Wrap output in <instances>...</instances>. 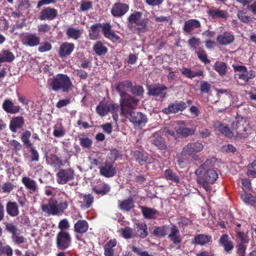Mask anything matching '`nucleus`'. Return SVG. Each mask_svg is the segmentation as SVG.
<instances>
[{"mask_svg": "<svg viewBox=\"0 0 256 256\" xmlns=\"http://www.w3.org/2000/svg\"><path fill=\"white\" fill-rule=\"evenodd\" d=\"M220 244L222 246L225 252H230L233 248L234 245L232 241L229 240L227 234H223L219 240Z\"/></svg>", "mask_w": 256, "mask_h": 256, "instance_id": "c756f323", "label": "nucleus"}, {"mask_svg": "<svg viewBox=\"0 0 256 256\" xmlns=\"http://www.w3.org/2000/svg\"><path fill=\"white\" fill-rule=\"evenodd\" d=\"M120 115L128 116V113L134 111L139 102V100L130 95L125 96L120 98Z\"/></svg>", "mask_w": 256, "mask_h": 256, "instance_id": "39448f33", "label": "nucleus"}, {"mask_svg": "<svg viewBox=\"0 0 256 256\" xmlns=\"http://www.w3.org/2000/svg\"><path fill=\"white\" fill-rule=\"evenodd\" d=\"M110 189L108 185L104 183H100L97 186V194L104 195L110 191Z\"/></svg>", "mask_w": 256, "mask_h": 256, "instance_id": "4d7b16f0", "label": "nucleus"}, {"mask_svg": "<svg viewBox=\"0 0 256 256\" xmlns=\"http://www.w3.org/2000/svg\"><path fill=\"white\" fill-rule=\"evenodd\" d=\"M208 162L202 164L196 171L197 182L206 192H210L212 186L209 184H214L218 178L217 171L208 164Z\"/></svg>", "mask_w": 256, "mask_h": 256, "instance_id": "f257e3e1", "label": "nucleus"}, {"mask_svg": "<svg viewBox=\"0 0 256 256\" xmlns=\"http://www.w3.org/2000/svg\"><path fill=\"white\" fill-rule=\"evenodd\" d=\"M68 203L66 200L50 199L48 202L42 206V211L48 216H60L67 209Z\"/></svg>", "mask_w": 256, "mask_h": 256, "instance_id": "20e7f679", "label": "nucleus"}, {"mask_svg": "<svg viewBox=\"0 0 256 256\" xmlns=\"http://www.w3.org/2000/svg\"><path fill=\"white\" fill-rule=\"evenodd\" d=\"M164 176L167 180H170L174 182H179L180 180L178 176L170 170H166L165 171Z\"/></svg>", "mask_w": 256, "mask_h": 256, "instance_id": "3c124183", "label": "nucleus"}, {"mask_svg": "<svg viewBox=\"0 0 256 256\" xmlns=\"http://www.w3.org/2000/svg\"><path fill=\"white\" fill-rule=\"evenodd\" d=\"M238 256H245L246 246L243 243H239L236 246Z\"/></svg>", "mask_w": 256, "mask_h": 256, "instance_id": "680f3d73", "label": "nucleus"}, {"mask_svg": "<svg viewBox=\"0 0 256 256\" xmlns=\"http://www.w3.org/2000/svg\"><path fill=\"white\" fill-rule=\"evenodd\" d=\"M66 134L65 128L60 124H57L54 127L53 135L56 138L63 137Z\"/></svg>", "mask_w": 256, "mask_h": 256, "instance_id": "79ce46f5", "label": "nucleus"}, {"mask_svg": "<svg viewBox=\"0 0 256 256\" xmlns=\"http://www.w3.org/2000/svg\"><path fill=\"white\" fill-rule=\"evenodd\" d=\"M212 237L206 234H198L195 236L192 242L196 244L204 245L211 241Z\"/></svg>", "mask_w": 256, "mask_h": 256, "instance_id": "473e14b6", "label": "nucleus"}, {"mask_svg": "<svg viewBox=\"0 0 256 256\" xmlns=\"http://www.w3.org/2000/svg\"><path fill=\"white\" fill-rule=\"evenodd\" d=\"M203 148V144L198 142H190L182 148L181 154L185 156H191L200 152Z\"/></svg>", "mask_w": 256, "mask_h": 256, "instance_id": "0eeeda50", "label": "nucleus"}, {"mask_svg": "<svg viewBox=\"0 0 256 256\" xmlns=\"http://www.w3.org/2000/svg\"><path fill=\"white\" fill-rule=\"evenodd\" d=\"M22 182L30 192H34L38 189L36 182L28 177H24Z\"/></svg>", "mask_w": 256, "mask_h": 256, "instance_id": "72a5a7b5", "label": "nucleus"}, {"mask_svg": "<svg viewBox=\"0 0 256 256\" xmlns=\"http://www.w3.org/2000/svg\"><path fill=\"white\" fill-rule=\"evenodd\" d=\"M207 14L212 19H226L228 16L226 10H220L214 6H212L208 10Z\"/></svg>", "mask_w": 256, "mask_h": 256, "instance_id": "a211bd4d", "label": "nucleus"}, {"mask_svg": "<svg viewBox=\"0 0 256 256\" xmlns=\"http://www.w3.org/2000/svg\"><path fill=\"white\" fill-rule=\"evenodd\" d=\"M116 241L115 239L110 240L104 246V254L106 256H112L114 250L112 248L116 246Z\"/></svg>", "mask_w": 256, "mask_h": 256, "instance_id": "a19ab883", "label": "nucleus"}, {"mask_svg": "<svg viewBox=\"0 0 256 256\" xmlns=\"http://www.w3.org/2000/svg\"><path fill=\"white\" fill-rule=\"evenodd\" d=\"M15 56L9 50H3L0 52V66L2 63L11 62L14 60Z\"/></svg>", "mask_w": 256, "mask_h": 256, "instance_id": "cd10ccee", "label": "nucleus"}, {"mask_svg": "<svg viewBox=\"0 0 256 256\" xmlns=\"http://www.w3.org/2000/svg\"><path fill=\"white\" fill-rule=\"evenodd\" d=\"M88 228V224L85 220H79L74 225V232L82 234L86 232Z\"/></svg>", "mask_w": 256, "mask_h": 256, "instance_id": "7c9ffc66", "label": "nucleus"}, {"mask_svg": "<svg viewBox=\"0 0 256 256\" xmlns=\"http://www.w3.org/2000/svg\"><path fill=\"white\" fill-rule=\"evenodd\" d=\"M232 128L233 130H237L236 137L238 138H246L248 134L246 132V129L240 124L239 121L232 122Z\"/></svg>", "mask_w": 256, "mask_h": 256, "instance_id": "5701e85b", "label": "nucleus"}, {"mask_svg": "<svg viewBox=\"0 0 256 256\" xmlns=\"http://www.w3.org/2000/svg\"><path fill=\"white\" fill-rule=\"evenodd\" d=\"M201 26L200 22L196 19H190L184 22L183 30L186 33H190L196 28H200Z\"/></svg>", "mask_w": 256, "mask_h": 256, "instance_id": "4be33fe9", "label": "nucleus"}, {"mask_svg": "<svg viewBox=\"0 0 256 256\" xmlns=\"http://www.w3.org/2000/svg\"><path fill=\"white\" fill-rule=\"evenodd\" d=\"M66 34L69 38H72L74 40H78L80 38L82 32L80 30L70 27L66 30Z\"/></svg>", "mask_w": 256, "mask_h": 256, "instance_id": "c03bdc74", "label": "nucleus"}, {"mask_svg": "<svg viewBox=\"0 0 256 256\" xmlns=\"http://www.w3.org/2000/svg\"><path fill=\"white\" fill-rule=\"evenodd\" d=\"M31 136V132L29 130H26L22 134H21V140L22 142H23L24 145L26 146V148L28 146H32V144L30 142V138Z\"/></svg>", "mask_w": 256, "mask_h": 256, "instance_id": "49530a36", "label": "nucleus"}, {"mask_svg": "<svg viewBox=\"0 0 256 256\" xmlns=\"http://www.w3.org/2000/svg\"><path fill=\"white\" fill-rule=\"evenodd\" d=\"M214 127L220 133L225 136L227 138H232L234 136L233 132L230 130L229 128L226 126L218 123L214 124Z\"/></svg>", "mask_w": 256, "mask_h": 256, "instance_id": "e433bc0d", "label": "nucleus"}, {"mask_svg": "<svg viewBox=\"0 0 256 256\" xmlns=\"http://www.w3.org/2000/svg\"><path fill=\"white\" fill-rule=\"evenodd\" d=\"M168 88L163 84H158L148 88V94L152 96H160L162 98L166 96V94L164 91L166 90Z\"/></svg>", "mask_w": 256, "mask_h": 256, "instance_id": "aec40b11", "label": "nucleus"}, {"mask_svg": "<svg viewBox=\"0 0 256 256\" xmlns=\"http://www.w3.org/2000/svg\"><path fill=\"white\" fill-rule=\"evenodd\" d=\"M141 210L143 215L147 218H152L156 212V210L153 208L144 206H142Z\"/></svg>", "mask_w": 256, "mask_h": 256, "instance_id": "8fccbe9b", "label": "nucleus"}, {"mask_svg": "<svg viewBox=\"0 0 256 256\" xmlns=\"http://www.w3.org/2000/svg\"><path fill=\"white\" fill-rule=\"evenodd\" d=\"M129 9V6L126 4L116 2L114 4L111 10L112 14L116 17L124 16Z\"/></svg>", "mask_w": 256, "mask_h": 256, "instance_id": "2eb2a0df", "label": "nucleus"}, {"mask_svg": "<svg viewBox=\"0 0 256 256\" xmlns=\"http://www.w3.org/2000/svg\"><path fill=\"white\" fill-rule=\"evenodd\" d=\"M211 85L206 81L202 82L200 85L201 94L208 93L210 92Z\"/></svg>", "mask_w": 256, "mask_h": 256, "instance_id": "338daca9", "label": "nucleus"}, {"mask_svg": "<svg viewBox=\"0 0 256 256\" xmlns=\"http://www.w3.org/2000/svg\"><path fill=\"white\" fill-rule=\"evenodd\" d=\"M247 174L252 178H256V161H253L250 166H248Z\"/></svg>", "mask_w": 256, "mask_h": 256, "instance_id": "052dcab7", "label": "nucleus"}, {"mask_svg": "<svg viewBox=\"0 0 256 256\" xmlns=\"http://www.w3.org/2000/svg\"><path fill=\"white\" fill-rule=\"evenodd\" d=\"M128 118L130 121L136 126L144 125L147 122L146 116L141 112L132 111L128 114V116H124Z\"/></svg>", "mask_w": 256, "mask_h": 256, "instance_id": "9d476101", "label": "nucleus"}, {"mask_svg": "<svg viewBox=\"0 0 256 256\" xmlns=\"http://www.w3.org/2000/svg\"><path fill=\"white\" fill-rule=\"evenodd\" d=\"M58 16L57 10L48 6L42 10L40 14L39 18L41 20H52L55 19Z\"/></svg>", "mask_w": 256, "mask_h": 256, "instance_id": "4468645a", "label": "nucleus"}, {"mask_svg": "<svg viewBox=\"0 0 256 256\" xmlns=\"http://www.w3.org/2000/svg\"><path fill=\"white\" fill-rule=\"evenodd\" d=\"M106 44V43L101 41H97V55L102 56L107 53L108 49Z\"/></svg>", "mask_w": 256, "mask_h": 256, "instance_id": "de8ad7c7", "label": "nucleus"}, {"mask_svg": "<svg viewBox=\"0 0 256 256\" xmlns=\"http://www.w3.org/2000/svg\"><path fill=\"white\" fill-rule=\"evenodd\" d=\"M7 213L12 216H16L19 214L18 204L15 202H8L6 206Z\"/></svg>", "mask_w": 256, "mask_h": 256, "instance_id": "c9c22d12", "label": "nucleus"}, {"mask_svg": "<svg viewBox=\"0 0 256 256\" xmlns=\"http://www.w3.org/2000/svg\"><path fill=\"white\" fill-rule=\"evenodd\" d=\"M71 244V238L68 232L60 230L56 236V244L60 250H66Z\"/></svg>", "mask_w": 256, "mask_h": 256, "instance_id": "423d86ee", "label": "nucleus"}, {"mask_svg": "<svg viewBox=\"0 0 256 256\" xmlns=\"http://www.w3.org/2000/svg\"><path fill=\"white\" fill-rule=\"evenodd\" d=\"M188 42L190 48L194 50H196L197 46H199L201 44L200 38L194 36L189 38Z\"/></svg>", "mask_w": 256, "mask_h": 256, "instance_id": "864d4df0", "label": "nucleus"}, {"mask_svg": "<svg viewBox=\"0 0 256 256\" xmlns=\"http://www.w3.org/2000/svg\"><path fill=\"white\" fill-rule=\"evenodd\" d=\"M168 236L174 244H178L181 242L182 238L180 234L179 230L175 226H172L170 230Z\"/></svg>", "mask_w": 256, "mask_h": 256, "instance_id": "393cba45", "label": "nucleus"}, {"mask_svg": "<svg viewBox=\"0 0 256 256\" xmlns=\"http://www.w3.org/2000/svg\"><path fill=\"white\" fill-rule=\"evenodd\" d=\"M196 52L197 54L198 57L201 62L206 64L210 63V61L208 58V54L204 50L200 48L198 51H196Z\"/></svg>", "mask_w": 256, "mask_h": 256, "instance_id": "09e8293b", "label": "nucleus"}, {"mask_svg": "<svg viewBox=\"0 0 256 256\" xmlns=\"http://www.w3.org/2000/svg\"><path fill=\"white\" fill-rule=\"evenodd\" d=\"M100 26L104 36L114 42L120 40V36L112 30V26L108 22L104 23L102 24H97V28Z\"/></svg>", "mask_w": 256, "mask_h": 256, "instance_id": "6e6552de", "label": "nucleus"}, {"mask_svg": "<svg viewBox=\"0 0 256 256\" xmlns=\"http://www.w3.org/2000/svg\"><path fill=\"white\" fill-rule=\"evenodd\" d=\"M152 143L160 150H165L166 148V145L164 138L158 132L153 134Z\"/></svg>", "mask_w": 256, "mask_h": 256, "instance_id": "b1692460", "label": "nucleus"}, {"mask_svg": "<svg viewBox=\"0 0 256 256\" xmlns=\"http://www.w3.org/2000/svg\"><path fill=\"white\" fill-rule=\"evenodd\" d=\"M51 26L46 23L42 24L38 26V32L40 35L45 34L50 32Z\"/></svg>", "mask_w": 256, "mask_h": 256, "instance_id": "5fc2aeb1", "label": "nucleus"}, {"mask_svg": "<svg viewBox=\"0 0 256 256\" xmlns=\"http://www.w3.org/2000/svg\"><path fill=\"white\" fill-rule=\"evenodd\" d=\"M2 108L8 113L16 114L20 110L19 106H14L10 100H6L2 104Z\"/></svg>", "mask_w": 256, "mask_h": 256, "instance_id": "c85d7f7f", "label": "nucleus"}, {"mask_svg": "<svg viewBox=\"0 0 256 256\" xmlns=\"http://www.w3.org/2000/svg\"><path fill=\"white\" fill-rule=\"evenodd\" d=\"M12 254L13 250L10 246L8 245L2 246L0 251V256L2 254H4L6 256H12Z\"/></svg>", "mask_w": 256, "mask_h": 256, "instance_id": "69168bd1", "label": "nucleus"}, {"mask_svg": "<svg viewBox=\"0 0 256 256\" xmlns=\"http://www.w3.org/2000/svg\"><path fill=\"white\" fill-rule=\"evenodd\" d=\"M100 172L102 175L110 178L113 176L116 173V166L114 162H108L100 168Z\"/></svg>", "mask_w": 256, "mask_h": 256, "instance_id": "412c9836", "label": "nucleus"}, {"mask_svg": "<svg viewBox=\"0 0 256 256\" xmlns=\"http://www.w3.org/2000/svg\"><path fill=\"white\" fill-rule=\"evenodd\" d=\"M238 77L239 79L244 80L246 82H248L250 80L255 77V74L254 72L252 70L249 71L247 70L246 72L238 74Z\"/></svg>", "mask_w": 256, "mask_h": 256, "instance_id": "a18cd8bd", "label": "nucleus"}, {"mask_svg": "<svg viewBox=\"0 0 256 256\" xmlns=\"http://www.w3.org/2000/svg\"><path fill=\"white\" fill-rule=\"evenodd\" d=\"M132 83L130 80H126L120 82L116 86V90L119 92L120 98L128 95L126 92L132 87Z\"/></svg>", "mask_w": 256, "mask_h": 256, "instance_id": "bb28decb", "label": "nucleus"}, {"mask_svg": "<svg viewBox=\"0 0 256 256\" xmlns=\"http://www.w3.org/2000/svg\"><path fill=\"white\" fill-rule=\"evenodd\" d=\"M122 235L125 238H130L136 236L134 230L130 227H126L122 229Z\"/></svg>", "mask_w": 256, "mask_h": 256, "instance_id": "603ef678", "label": "nucleus"}, {"mask_svg": "<svg viewBox=\"0 0 256 256\" xmlns=\"http://www.w3.org/2000/svg\"><path fill=\"white\" fill-rule=\"evenodd\" d=\"M234 40V36L231 32H224L220 34L216 38L218 42L222 46H226L232 43Z\"/></svg>", "mask_w": 256, "mask_h": 256, "instance_id": "f3484780", "label": "nucleus"}, {"mask_svg": "<svg viewBox=\"0 0 256 256\" xmlns=\"http://www.w3.org/2000/svg\"><path fill=\"white\" fill-rule=\"evenodd\" d=\"M74 178V172L72 169L60 170L56 174V181L59 184H66Z\"/></svg>", "mask_w": 256, "mask_h": 256, "instance_id": "ddd939ff", "label": "nucleus"}, {"mask_svg": "<svg viewBox=\"0 0 256 256\" xmlns=\"http://www.w3.org/2000/svg\"><path fill=\"white\" fill-rule=\"evenodd\" d=\"M108 158L110 160H118L122 158V154L118 150L113 149L108 154Z\"/></svg>", "mask_w": 256, "mask_h": 256, "instance_id": "13d9d810", "label": "nucleus"}, {"mask_svg": "<svg viewBox=\"0 0 256 256\" xmlns=\"http://www.w3.org/2000/svg\"><path fill=\"white\" fill-rule=\"evenodd\" d=\"M94 197L90 194H84L80 202V206L82 209L90 208L94 202Z\"/></svg>", "mask_w": 256, "mask_h": 256, "instance_id": "2f4dec72", "label": "nucleus"}, {"mask_svg": "<svg viewBox=\"0 0 256 256\" xmlns=\"http://www.w3.org/2000/svg\"><path fill=\"white\" fill-rule=\"evenodd\" d=\"M50 88L54 92L62 91L67 92L73 88L72 83L70 77L66 74H58L54 76L50 80Z\"/></svg>", "mask_w": 256, "mask_h": 256, "instance_id": "7ed1b4c3", "label": "nucleus"}, {"mask_svg": "<svg viewBox=\"0 0 256 256\" xmlns=\"http://www.w3.org/2000/svg\"><path fill=\"white\" fill-rule=\"evenodd\" d=\"M142 14L140 12H134L128 18V27L134 34L140 35L149 30L148 20L142 19Z\"/></svg>", "mask_w": 256, "mask_h": 256, "instance_id": "f03ea898", "label": "nucleus"}, {"mask_svg": "<svg viewBox=\"0 0 256 256\" xmlns=\"http://www.w3.org/2000/svg\"><path fill=\"white\" fill-rule=\"evenodd\" d=\"M182 74L188 78H192L196 76H202L204 72L202 70L194 72L190 68H184L182 70Z\"/></svg>", "mask_w": 256, "mask_h": 256, "instance_id": "4c0bfd02", "label": "nucleus"}, {"mask_svg": "<svg viewBox=\"0 0 256 256\" xmlns=\"http://www.w3.org/2000/svg\"><path fill=\"white\" fill-rule=\"evenodd\" d=\"M74 48L73 43L64 42L62 43L59 48L58 54L60 58H64L71 54Z\"/></svg>", "mask_w": 256, "mask_h": 256, "instance_id": "dca6fc26", "label": "nucleus"}, {"mask_svg": "<svg viewBox=\"0 0 256 256\" xmlns=\"http://www.w3.org/2000/svg\"><path fill=\"white\" fill-rule=\"evenodd\" d=\"M237 16L238 19L244 23L248 24L252 22V18L246 14V12L243 11H238L237 14Z\"/></svg>", "mask_w": 256, "mask_h": 256, "instance_id": "bf43d9fd", "label": "nucleus"}, {"mask_svg": "<svg viewBox=\"0 0 256 256\" xmlns=\"http://www.w3.org/2000/svg\"><path fill=\"white\" fill-rule=\"evenodd\" d=\"M24 124V120L22 116H14L10 120V130L12 132L16 133L23 126Z\"/></svg>", "mask_w": 256, "mask_h": 256, "instance_id": "6ab92c4d", "label": "nucleus"}, {"mask_svg": "<svg viewBox=\"0 0 256 256\" xmlns=\"http://www.w3.org/2000/svg\"><path fill=\"white\" fill-rule=\"evenodd\" d=\"M214 70L222 76H225L227 72L228 66L223 62H216L214 66Z\"/></svg>", "mask_w": 256, "mask_h": 256, "instance_id": "f704fd0d", "label": "nucleus"}, {"mask_svg": "<svg viewBox=\"0 0 256 256\" xmlns=\"http://www.w3.org/2000/svg\"><path fill=\"white\" fill-rule=\"evenodd\" d=\"M120 106L117 104H108V112L112 115L114 120L116 122L118 120V112L120 110Z\"/></svg>", "mask_w": 256, "mask_h": 256, "instance_id": "ea45409f", "label": "nucleus"}, {"mask_svg": "<svg viewBox=\"0 0 256 256\" xmlns=\"http://www.w3.org/2000/svg\"><path fill=\"white\" fill-rule=\"evenodd\" d=\"M40 38L36 34L26 33L22 38L21 42L26 46L30 47L36 46L40 44Z\"/></svg>", "mask_w": 256, "mask_h": 256, "instance_id": "f8f14e48", "label": "nucleus"}, {"mask_svg": "<svg viewBox=\"0 0 256 256\" xmlns=\"http://www.w3.org/2000/svg\"><path fill=\"white\" fill-rule=\"evenodd\" d=\"M168 228L166 226L158 227L154 230V234L158 236H164L168 234Z\"/></svg>", "mask_w": 256, "mask_h": 256, "instance_id": "0e129e2a", "label": "nucleus"}, {"mask_svg": "<svg viewBox=\"0 0 256 256\" xmlns=\"http://www.w3.org/2000/svg\"><path fill=\"white\" fill-rule=\"evenodd\" d=\"M164 132L166 133V136L169 138H174L176 140H178L177 132L176 130H171L169 127H165L164 128Z\"/></svg>", "mask_w": 256, "mask_h": 256, "instance_id": "774afa93", "label": "nucleus"}, {"mask_svg": "<svg viewBox=\"0 0 256 256\" xmlns=\"http://www.w3.org/2000/svg\"><path fill=\"white\" fill-rule=\"evenodd\" d=\"M188 106L186 103L182 101L176 100L174 102L170 103L168 108L162 109V112L166 114H176L179 112H182Z\"/></svg>", "mask_w": 256, "mask_h": 256, "instance_id": "1a4fd4ad", "label": "nucleus"}, {"mask_svg": "<svg viewBox=\"0 0 256 256\" xmlns=\"http://www.w3.org/2000/svg\"><path fill=\"white\" fill-rule=\"evenodd\" d=\"M6 230L12 234V238L16 244H20L25 242L26 238L20 235V230L12 223H7L6 225Z\"/></svg>", "mask_w": 256, "mask_h": 256, "instance_id": "9b49d317", "label": "nucleus"}, {"mask_svg": "<svg viewBox=\"0 0 256 256\" xmlns=\"http://www.w3.org/2000/svg\"><path fill=\"white\" fill-rule=\"evenodd\" d=\"M134 232L136 234V236H139L141 238H146L148 234L146 224L144 222L136 223Z\"/></svg>", "mask_w": 256, "mask_h": 256, "instance_id": "a878e982", "label": "nucleus"}, {"mask_svg": "<svg viewBox=\"0 0 256 256\" xmlns=\"http://www.w3.org/2000/svg\"><path fill=\"white\" fill-rule=\"evenodd\" d=\"M178 135L182 137L186 138L194 134L195 130L192 128L179 127L176 129Z\"/></svg>", "mask_w": 256, "mask_h": 256, "instance_id": "58836bf2", "label": "nucleus"}, {"mask_svg": "<svg viewBox=\"0 0 256 256\" xmlns=\"http://www.w3.org/2000/svg\"><path fill=\"white\" fill-rule=\"evenodd\" d=\"M133 158L135 160H146L148 158V154L144 152L136 150L133 153Z\"/></svg>", "mask_w": 256, "mask_h": 256, "instance_id": "e2e57ef3", "label": "nucleus"}, {"mask_svg": "<svg viewBox=\"0 0 256 256\" xmlns=\"http://www.w3.org/2000/svg\"><path fill=\"white\" fill-rule=\"evenodd\" d=\"M108 112V104L100 103L97 106V113L102 116H105Z\"/></svg>", "mask_w": 256, "mask_h": 256, "instance_id": "6e6d98bb", "label": "nucleus"}, {"mask_svg": "<svg viewBox=\"0 0 256 256\" xmlns=\"http://www.w3.org/2000/svg\"><path fill=\"white\" fill-rule=\"evenodd\" d=\"M120 208L124 211H129L134 206L132 199H128L119 202Z\"/></svg>", "mask_w": 256, "mask_h": 256, "instance_id": "37998d69", "label": "nucleus"}]
</instances>
